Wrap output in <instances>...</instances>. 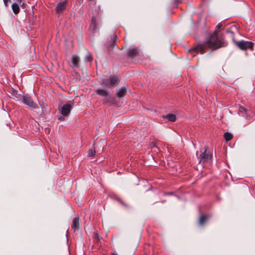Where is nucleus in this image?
<instances>
[{
	"mask_svg": "<svg viewBox=\"0 0 255 255\" xmlns=\"http://www.w3.org/2000/svg\"><path fill=\"white\" fill-rule=\"evenodd\" d=\"M226 45L227 43L224 37L222 35L219 36L218 31L216 30L209 35L208 40L206 42L190 49L188 52L189 53L195 52L197 53L203 54L206 52V49L207 48H212V51H214Z\"/></svg>",
	"mask_w": 255,
	"mask_h": 255,
	"instance_id": "nucleus-1",
	"label": "nucleus"
},
{
	"mask_svg": "<svg viewBox=\"0 0 255 255\" xmlns=\"http://www.w3.org/2000/svg\"><path fill=\"white\" fill-rule=\"evenodd\" d=\"M97 95L104 97L103 101L104 103L112 104L114 103L115 99L112 96L108 90L106 89L98 88L96 91Z\"/></svg>",
	"mask_w": 255,
	"mask_h": 255,
	"instance_id": "nucleus-2",
	"label": "nucleus"
},
{
	"mask_svg": "<svg viewBox=\"0 0 255 255\" xmlns=\"http://www.w3.org/2000/svg\"><path fill=\"white\" fill-rule=\"evenodd\" d=\"M200 152L201 153L198 157L199 163H210L212 161V156L210 154L209 152L207 151V147H205Z\"/></svg>",
	"mask_w": 255,
	"mask_h": 255,
	"instance_id": "nucleus-3",
	"label": "nucleus"
},
{
	"mask_svg": "<svg viewBox=\"0 0 255 255\" xmlns=\"http://www.w3.org/2000/svg\"><path fill=\"white\" fill-rule=\"evenodd\" d=\"M120 79L117 76H114L109 79H103L101 85L111 89L118 85Z\"/></svg>",
	"mask_w": 255,
	"mask_h": 255,
	"instance_id": "nucleus-4",
	"label": "nucleus"
},
{
	"mask_svg": "<svg viewBox=\"0 0 255 255\" xmlns=\"http://www.w3.org/2000/svg\"><path fill=\"white\" fill-rule=\"evenodd\" d=\"M236 45L242 50H247L250 49L251 50L254 49V44L251 41H245L244 40L235 42Z\"/></svg>",
	"mask_w": 255,
	"mask_h": 255,
	"instance_id": "nucleus-5",
	"label": "nucleus"
},
{
	"mask_svg": "<svg viewBox=\"0 0 255 255\" xmlns=\"http://www.w3.org/2000/svg\"><path fill=\"white\" fill-rule=\"evenodd\" d=\"M22 102L26 105L29 106L32 109H37L38 108L37 105L35 103L31 98L27 95L22 96Z\"/></svg>",
	"mask_w": 255,
	"mask_h": 255,
	"instance_id": "nucleus-6",
	"label": "nucleus"
},
{
	"mask_svg": "<svg viewBox=\"0 0 255 255\" xmlns=\"http://www.w3.org/2000/svg\"><path fill=\"white\" fill-rule=\"evenodd\" d=\"M72 106L69 103L64 105L61 109L60 112L62 116H67L72 110Z\"/></svg>",
	"mask_w": 255,
	"mask_h": 255,
	"instance_id": "nucleus-7",
	"label": "nucleus"
},
{
	"mask_svg": "<svg viewBox=\"0 0 255 255\" xmlns=\"http://www.w3.org/2000/svg\"><path fill=\"white\" fill-rule=\"evenodd\" d=\"M71 228L74 230V232H76L79 230L80 224L79 218L78 217H75L73 218L72 222Z\"/></svg>",
	"mask_w": 255,
	"mask_h": 255,
	"instance_id": "nucleus-8",
	"label": "nucleus"
},
{
	"mask_svg": "<svg viewBox=\"0 0 255 255\" xmlns=\"http://www.w3.org/2000/svg\"><path fill=\"white\" fill-rule=\"evenodd\" d=\"M139 49L138 48H135L132 49H129L128 52V57L133 58L137 56L139 54Z\"/></svg>",
	"mask_w": 255,
	"mask_h": 255,
	"instance_id": "nucleus-9",
	"label": "nucleus"
},
{
	"mask_svg": "<svg viewBox=\"0 0 255 255\" xmlns=\"http://www.w3.org/2000/svg\"><path fill=\"white\" fill-rule=\"evenodd\" d=\"M127 91L128 88L126 87H123L117 90L116 95L118 98H122L125 96Z\"/></svg>",
	"mask_w": 255,
	"mask_h": 255,
	"instance_id": "nucleus-10",
	"label": "nucleus"
},
{
	"mask_svg": "<svg viewBox=\"0 0 255 255\" xmlns=\"http://www.w3.org/2000/svg\"><path fill=\"white\" fill-rule=\"evenodd\" d=\"M80 61V58L76 55H74L71 58V64L70 66L72 67H79V62Z\"/></svg>",
	"mask_w": 255,
	"mask_h": 255,
	"instance_id": "nucleus-11",
	"label": "nucleus"
},
{
	"mask_svg": "<svg viewBox=\"0 0 255 255\" xmlns=\"http://www.w3.org/2000/svg\"><path fill=\"white\" fill-rule=\"evenodd\" d=\"M66 1L58 2L56 7V12L60 13L63 10L66 8Z\"/></svg>",
	"mask_w": 255,
	"mask_h": 255,
	"instance_id": "nucleus-12",
	"label": "nucleus"
},
{
	"mask_svg": "<svg viewBox=\"0 0 255 255\" xmlns=\"http://www.w3.org/2000/svg\"><path fill=\"white\" fill-rule=\"evenodd\" d=\"M162 118L167 119L169 122H175L176 119L175 115L173 114H169L167 115L162 116Z\"/></svg>",
	"mask_w": 255,
	"mask_h": 255,
	"instance_id": "nucleus-13",
	"label": "nucleus"
},
{
	"mask_svg": "<svg viewBox=\"0 0 255 255\" xmlns=\"http://www.w3.org/2000/svg\"><path fill=\"white\" fill-rule=\"evenodd\" d=\"M210 217L209 215H203L199 218V223L200 226H203L207 219Z\"/></svg>",
	"mask_w": 255,
	"mask_h": 255,
	"instance_id": "nucleus-14",
	"label": "nucleus"
},
{
	"mask_svg": "<svg viewBox=\"0 0 255 255\" xmlns=\"http://www.w3.org/2000/svg\"><path fill=\"white\" fill-rule=\"evenodd\" d=\"M11 8L15 14H17L20 11V8L18 3H13L11 4Z\"/></svg>",
	"mask_w": 255,
	"mask_h": 255,
	"instance_id": "nucleus-15",
	"label": "nucleus"
},
{
	"mask_svg": "<svg viewBox=\"0 0 255 255\" xmlns=\"http://www.w3.org/2000/svg\"><path fill=\"white\" fill-rule=\"evenodd\" d=\"M111 41H109V44L111 46H114L115 45V41L118 38L117 36L115 33H113L111 35Z\"/></svg>",
	"mask_w": 255,
	"mask_h": 255,
	"instance_id": "nucleus-16",
	"label": "nucleus"
},
{
	"mask_svg": "<svg viewBox=\"0 0 255 255\" xmlns=\"http://www.w3.org/2000/svg\"><path fill=\"white\" fill-rule=\"evenodd\" d=\"M239 111V113L242 114V116L244 117H246L247 116V109L245 107L243 106L240 107Z\"/></svg>",
	"mask_w": 255,
	"mask_h": 255,
	"instance_id": "nucleus-17",
	"label": "nucleus"
},
{
	"mask_svg": "<svg viewBox=\"0 0 255 255\" xmlns=\"http://www.w3.org/2000/svg\"><path fill=\"white\" fill-rule=\"evenodd\" d=\"M92 21L90 26V28L92 30H94L96 28V21L94 17H92Z\"/></svg>",
	"mask_w": 255,
	"mask_h": 255,
	"instance_id": "nucleus-18",
	"label": "nucleus"
},
{
	"mask_svg": "<svg viewBox=\"0 0 255 255\" xmlns=\"http://www.w3.org/2000/svg\"><path fill=\"white\" fill-rule=\"evenodd\" d=\"M224 136L227 141L231 140L233 138V135L228 132H225L224 133Z\"/></svg>",
	"mask_w": 255,
	"mask_h": 255,
	"instance_id": "nucleus-19",
	"label": "nucleus"
},
{
	"mask_svg": "<svg viewBox=\"0 0 255 255\" xmlns=\"http://www.w3.org/2000/svg\"><path fill=\"white\" fill-rule=\"evenodd\" d=\"M93 57L91 54L88 52L87 54L85 56V60L86 61L91 62L93 61Z\"/></svg>",
	"mask_w": 255,
	"mask_h": 255,
	"instance_id": "nucleus-20",
	"label": "nucleus"
},
{
	"mask_svg": "<svg viewBox=\"0 0 255 255\" xmlns=\"http://www.w3.org/2000/svg\"><path fill=\"white\" fill-rule=\"evenodd\" d=\"M226 32L227 34H229V36H230V37L232 39L233 41L234 42H236L235 40L234 33L233 32V31H232L231 30L228 29L226 30Z\"/></svg>",
	"mask_w": 255,
	"mask_h": 255,
	"instance_id": "nucleus-21",
	"label": "nucleus"
},
{
	"mask_svg": "<svg viewBox=\"0 0 255 255\" xmlns=\"http://www.w3.org/2000/svg\"><path fill=\"white\" fill-rule=\"evenodd\" d=\"M117 200L124 207L128 208H129V206L124 201H123L121 199L118 198H117Z\"/></svg>",
	"mask_w": 255,
	"mask_h": 255,
	"instance_id": "nucleus-22",
	"label": "nucleus"
},
{
	"mask_svg": "<svg viewBox=\"0 0 255 255\" xmlns=\"http://www.w3.org/2000/svg\"><path fill=\"white\" fill-rule=\"evenodd\" d=\"M96 151L92 149H89L88 151L87 155L88 157H92L95 155Z\"/></svg>",
	"mask_w": 255,
	"mask_h": 255,
	"instance_id": "nucleus-23",
	"label": "nucleus"
},
{
	"mask_svg": "<svg viewBox=\"0 0 255 255\" xmlns=\"http://www.w3.org/2000/svg\"><path fill=\"white\" fill-rule=\"evenodd\" d=\"M4 5L7 7L8 5V3L11 2L10 0H3Z\"/></svg>",
	"mask_w": 255,
	"mask_h": 255,
	"instance_id": "nucleus-24",
	"label": "nucleus"
},
{
	"mask_svg": "<svg viewBox=\"0 0 255 255\" xmlns=\"http://www.w3.org/2000/svg\"><path fill=\"white\" fill-rule=\"evenodd\" d=\"M18 4L22 8H25V3L22 1V0H21V3Z\"/></svg>",
	"mask_w": 255,
	"mask_h": 255,
	"instance_id": "nucleus-25",
	"label": "nucleus"
},
{
	"mask_svg": "<svg viewBox=\"0 0 255 255\" xmlns=\"http://www.w3.org/2000/svg\"><path fill=\"white\" fill-rule=\"evenodd\" d=\"M13 1V3H21V0H12Z\"/></svg>",
	"mask_w": 255,
	"mask_h": 255,
	"instance_id": "nucleus-26",
	"label": "nucleus"
},
{
	"mask_svg": "<svg viewBox=\"0 0 255 255\" xmlns=\"http://www.w3.org/2000/svg\"><path fill=\"white\" fill-rule=\"evenodd\" d=\"M65 116H60L58 118V120H60V121H64L65 120V118H64Z\"/></svg>",
	"mask_w": 255,
	"mask_h": 255,
	"instance_id": "nucleus-27",
	"label": "nucleus"
},
{
	"mask_svg": "<svg viewBox=\"0 0 255 255\" xmlns=\"http://www.w3.org/2000/svg\"><path fill=\"white\" fill-rule=\"evenodd\" d=\"M222 24L221 23H219L217 25V27L218 28H220L222 27Z\"/></svg>",
	"mask_w": 255,
	"mask_h": 255,
	"instance_id": "nucleus-28",
	"label": "nucleus"
},
{
	"mask_svg": "<svg viewBox=\"0 0 255 255\" xmlns=\"http://www.w3.org/2000/svg\"><path fill=\"white\" fill-rule=\"evenodd\" d=\"M231 28H233V29H236V27L235 26H233Z\"/></svg>",
	"mask_w": 255,
	"mask_h": 255,
	"instance_id": "nucleus-29",
	"label": "nucleus"
},
{
	"mask_svg": "<svg viewBox=\"0 0 255 255\" xmlns=\"http://www.w3.org/2000/svg\"><path fill=\"white\" fill-rule=\"evenodd\" d=\"M112 255H117V254H115V253H112Z\"/></svg>",
	"mask_w": 255,
	"mask_h": 255,
	"instance_id": "nucleus-30",
	"label": "nucleus"
},
{
	"mask_svg": "<svg viewBox=\"0 0 255 255\" xmlns=\"http://www.w3.org/2000/svg\"><path fill=\"white\" fill-rule=\"evenodd\" d=\"M178 1H179V0H177Z\"/></svg>",
	"mask_w": 255,
	"mask_h": 255,
	"instance_id": "nucleus-31",
	"label": "nucleus"
}]
</instances>
